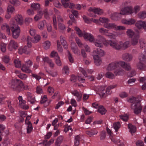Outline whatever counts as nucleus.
<instances>
[{
  "mask_svg": "<svg viewBox=\"0 0 146 146\" xmlns=\"http://www.w3.org/2000/svg\"><path fill=\"white\" fill-rule=\"evenodd\" d=\"M121 14L120 13H114L111 14L110 17L113 20H117L121 17Z\"/></svg>",
  "mask_w": 146,
  "mask_h": 146,
  "instance_id": "b1692460",
  "label": "nucleus"
},
{
  "mask_svg": "<svg viewBox=\"0 0 146 146\" xmlns=\"http://www.w3.org/2000/svg\"><path fill=\"white\" fill-rule=\"evenodd\" d=\"M93 12L95 14L101 15L103 14V10L100 8L95 7H90L88 10V14L90 16L93 17H96V15L95 14H92Z\"/></svg>",
  "mask_w": 146,
  "mask_h": 146,
  "instance_id": "423d86ee",
  "label": "nucleus"
},
{
  "mask_svg": "<svg viewBox=\"0 0 146 146\" xmlns=\"http://www.w3.org/2000/svg\"><path fill=\"white\" fill-rule=\"evenodd\" d=\"M17 76L23 80H26L28 77V76L26 74L22 73L19 74L17 75Z\"/></svg>",
  "mask_w": 146,
  "mask_h": 146,
  "instance_id": "bf43d9fd",
  "label": "nucleus"
},
{
  "mask_svg": "<svg viewBox=\"0 0 146 146\" xmlns=\"http://www.w3.org/2000/svg\"><path fill=\"white\" fill-rule=\"evenodd\" d=\"M105 88L106 87L105 86H99L96 89L97 91L101 93H100V94H101V95H102V96L103 97H106L108 95H110L112 93L111 90L108 87L106 88V91L104 92V90Z\"/></svg>",
  "mask_w": 146,
  "mask_h": 146,
  "instance_id": "0eeeda50",
  "label": "nucleus"
},
{
  "mask_svg": "<svg viewBox=\"0 0 146 146\" xmlns=\"http://www.w3.org/2000/svg\"><path fill=\"white\" fill-rule=\"evenodd\" d=\"M93 58L94 62L96 65L100 66L102 63V60L98 56L94 55Z\"/></svg>",
  "mask_w": 146,
  "mask_h": 146,
  "instance_id": "4be33fe9",
  "label": "nucleus"
},
{
  "mask_svg": "<svg viewBox=\"0 0 146 146\" xmlns=\"http://www.w3.org/2000/svg\"><path fill=\"white\" fill-rule=\"evenodd\" d=\"M60 41L64 48L66 49H67L68 48V46L67 42L65 40V38L62 36H60Z\"/></svg>",
  "mask_w": 146,
  "mask_h": 146,
  "instance_id": "cd10ccee",
  "label": "nucleus"
},
{
  "mask_svg": "<svg viewBox=\"0 0 146 146\" xmlns=\"http://www.w3.org/2000/svg\"><path fill=\"white\" fill-rule=\"evenodd\" d=\"M56 15H53V22L54 27L56 29H57V26L56 25L57 21L56 19Z\"/></svg>",
  "mask_w": 146,
  "mask_h": 146,
  "instance_id": "0e129e2a",
  "label": "nucleus"
},
{
  "mask_svg": "<svg viewBox=\"0 0 146 146\" xmlns=\"http://www.w3.org/2000/svg\"><path fill=\"white\" fill-rule=\"evenodd\" d=\"M33 65L32 62L29 60L27 61L25 64H23L21 68L22 70L25 72L30 73L32 72V71L30 69V68Z\"/></svg>",
  "mask_w": 146,
  "mask_h": 146,
  "instance_id": "6e6552de",
  "label": "nucleus"
},
{
  "mask_svg": "<svg viewBox=\"0 0 146 146\" xmlns=\"http://www.w3.org/2000/svg\"><path fill=\"white\" fill-rule=\"evenodd\" d=\"M75 29L76 33L79 36L82 37L83 36L85 39L90 42H92L94 40V37L92 34L86 32H84L83 33L80 29L77 27H75Z\"/></svg>",
  "mask_w": 146,
  "mask_h": 146,
  "instance_id": "20e7f679",
  "label": "nucleus"
},
{
  "mask_svg": "<svg viewBox=\"0 0 146 146\" xmlns=\"http://www.w3.org/2000/svg\"><path fill=\"white\" fill-rule=\"evenodd\" d=\"M41 38L40 35H36L32 39H31V42L36 43L38 42Z\"/></svg>",
  "mask_w": 146,
  "mask_h": 146,
  "instance_id": "4c0bfd02",
  "label": "nucleus"
},
{
  "mask_svg": "<svg viewBox=\"0 0 146 146\" xmlns=\"http://www.w3.org/2000/svg\"><path fill=\"white\" fill-rule=\"evenodd\" d=\"M15 19L16 23L20 25H22L24 23V19L22 16L21 15L18 14L15 16Z\"/></svg>",
  "mask_w": 146,
  "mask_h": 146,
  "instance_id": "a211bd4d",
  "label": "nucleus"
},
{
  "mask_svg": "<svg viewBox=\"0 0 146 146\" xmlns=\"http://www.w3.org/2000/svg\"><path fill=\"white\" fill-rule=\"evenodd\" d=\"M18 98L19 100V106L20 107L25 110L28 109L29 108V106L26 104V101L23 100L22 97L21 96H19Z\"/></svg>",
  "mask_w": 146,
  "mask_h": 146,
  "instance_id": "2eb2a0df",
  "label": "nucleus"
},
{
  "mask_svg": "<svg viewBox=\"0 0 146 146\" xmlns=\"http://www.w3.org/2000/svg\"><path fill=\"white\" fill-rule=\"evenodd\" d=\"M120 12L122 15H133V8L131 6L125 7L121 10Z\"/></svg>",
  "mask_w": 146,
  "mask_h": 146,
  "instance_id": "9b49d317",
  "label": "nucleus"
},
{
  "mask_svg": "<svg viewBox=\"0 0 146 146\" xmlns=\"http://www.w3.org/2000/svg\"><path fill=\"white\" fill-rule=\"evenodd\" d=\"M44 62H46L49 66L52 68L54 66V64L52 62V60L50 59L48 57H44L43 59Z\"/></svg>",
  "mask_w": 146,
  "mask_h": 146,
  "instance_id": "5701e85b",
  "label": "nucleus"
},
{
  "mask_svg": "<svg viewBox=\"0 0 146 146\" xmlns=\"http://www.w3.org/2000/svg\"><path fill=\"white\" fill-rule=\"evenodd\" d=\"M129 102L133 103L131 105V108L133 110L135 114H138L141 111L142 107L141 106L140 102L137 100L136 98L132 97L129 99Z\"/></svg>",
  "mask_w": 146,
  "mask_h": 146,
  "instance_id": "f03ea898",
  "label": "nucleus"
},
{
  "mask_svg": "<svg viewBox=\"0 0 146 146\" xmlns=\"http://www.w3.org/2000/svg\"><path fill=\"white\" fill-rule=\"evenodd\" d=\"M139 62L146 63V58L143 54H141L139 56Z\"/></svg>",
  "mask_w": 146,
  "mask_h": 146,
  "instance_id": "58836bf2",
  "label": "nucleus"
},
{
  "mask_svg": "<svg viewBox=\"0 0 146 146\" xmlns=\"http://www.w3.org/2000/svg\"><path fill=\"white\" fill-rule=\"evenodd\" d=\"M121 126L120 123L119 122L114 123L113 124V127L116 132L118 131V129Z\"/></svg>",
  "mask_w": 146,
  "mask_h": 146,
  "instance_id": "ea45409f",
  "label": "nucleus"
},
{
  "mask_svg": "<svg viewBox=\"0 0 146 146\" xmlns=\"http://www.w3.org/2000/svg\"><path fill=\"white\" fill-rule=\"evenodd\" d=\"M129 131L132 134L136 131V127L131 124H129L128 125Z\"/></svg>",
  "mask_w": 146,
  "mask_h": 146,
  "instance_id": "e433bc0d",
  "label": "nucleus"
},
{
  "mask_svg": "<svg viewBox=\"0 0 146 146\" xmlns=\"http://www.w3.org/2000/svg\"><path fill=\"white\" fill-rule=\"evenodd\" d=\"M67 53H68L67 56L70 62L71 63H73L74 62V58L69 51H67Z\"/></svg>",
  "mask_w": 146,
  "mask_h": 146,
  "instance_id": "603ef678",
  "label": "nucleus"
},
{
  "mask_svg": "<svg viewBox=\"0 0 146 146\" xmlns=\"http://www.w3.org/2000/svg\"><path fill=\"white\" fill-rule=\"evenodd\" d=\"M126 33L129 37H132L134 35L133 31L131 29H128L126 31Z\"/></svg>",
  "mask_w": 146,
  "mask_h": 146,
  "instance_id": "5fc2aeb1",
  "label": "nucleus"
},
{
  "mask_svg": "<svg viewBox=\"0 0 146 146\" xmlns=\"http://www.w3.org/2000/svg\"><path fill=\"white\" fill-rule=\"evenodd\" d=\"M141 9V7L140 6L136 5L133 8V15L134 14H136Z\"/></svg>",
  "mask_w": 146,
  "mask_h": 146,
  "instance_id": "09e8293b",
  "label": "nucleus"
},
{
  "mask_svg": "<svg viewBox=\"0 0 146 146\" xmlns=\"http://www.w3.org/2000/svg\"><path fill=\"white\" fill-rule=\"evenodd\" d=\"M50 56L51 58H55L58 57L59 56L58 53L54 51H52L50 55Z\"/></svg>",
  "mask_w": 146,
  "mask_h": 146,
  "instance_id": "4d7b16f0",
  "label": "nucleus"
},
{
  "mask_svg": "<svg viewBox=\"0 0 146 146\" xmlns=\"http://www.w3.org/2000/svg\"><path fill=\"white\" fill-rule=\"evenodd\" d=\"M100 23H106L110 22V20L108 18L104 17H101L99 18Z\"/></svg>",
  "mask_w": 146,
  "mask_h": 146,
  "instance_id": "c03bdc74",
  "label": "nucleus"
},
{
  "mask_svg": "<svg viewBox=\"0 0 146 146\" xmlns=\"http://www.w3.org/2000/svg\"><path fill=\"white\" fill-rule=\"evenodd\" d=\"M1 29L6 32L8 35H10L11 34L10 29L9 25L5 23L3 24L1 27Z\"/></svg>",
  "mask_w": 146,
  "mask_h": 146,
  "instance_id": "bb28decb",
  "label": "nucleus"
},
{
  "mask_svg": "<svg viewBox=\"0 0 146 146\" xmlns=\"http://www.w3.org/2000/svg\"><path fill=\"white\" fill-rule=\"evenodd\" d=\"M116 24L114 23H108L104 24V27L107 29H114L115 30Z\"/></svg>",
  "mask_w": 146,
  "mask_h": 146,
  "instance_id": "473e14b6",
  "label": "nucleus"
},
{
  "mask_svg": "<svg viewBox=\"0 0 146 146\" xmlns=\"http://www.w3.org/2000/svg\"><path fill=\"white\" fill-rule=\"evenodd\" d=\"M139 36H137V37L133 38L131 41V44L132 45H136L138 42V38Z\"/></svg>",
  "mask_w": 146,
  "mask_h": 146,
  "instance_id": "338daca9",
  "label": "nucleus"
},
{
  "mask_svg": "<svg viewBox=\"0 0 146 146\" xmlns=\"http://www.w3.org/2000/svg\"><path fill=\"white\" fill-rule=\"evenodd\" d=\"M10 87L15 90L20 92L23 91V82L18 79L12 80L9 84Z\"/></svg>",
  "mask_w": 146,
  "mask_h": 146,
  "instance_id": "7ed1b4c3",
  "label": "nucleus"
},
{
  "mask_svg": "<svg viewBox=\"0 0 146 146\" xmlns=\"http://www.w3.org/2000/svg\"><path fill=\"white\" fill-rule=\"evenodd\" d=\"M0 48L2 52H5L6 49V44L3 42L1 43L0 45Z\"/></svg>",
  "mask_w": 146,
  "mask_h": 146,
  "instance_id": "680f3d73",
  "label": "nucleus"
},
{
  "mask_svg": "<svg viewBox=\"0 0 146 146\" xmlns=\"http://www.w3.org/2000/svg\"><path fill=\"white\" fill-rule=\"evenodd\" d=\"M64 139V137L62 136H59L58 137L55 142V146H60L62 142Z\"/></svg>",
  "mask_w": 146,
  "mask_h": 146,
  "instance_id": "72a5a7b5",
  "label": "nucleus"
},
{
  "mask_svg": "<svg viewBox=\"0 0 146 146\" xmlns=\"http://www.w3.org/2000/svg\"><path fill=\"white\" fill-rule=\"evenodd\" d=\"M99 31L100 33L104 35L111 39H114L116 37L115 34L113 33H109L108 30L103 28H100Z\"/></svg>",
  "mask_w": 146,
  "mask_h": 146,
  "instance_id": "f8f14e48",
  "label": "nucleus"
},
{
  "mask_svg": "<svg viewBox=\"0 0 146 146\" xmlns=\"http://www.w3.org/2000/svg\"><path fill=\"white\" fill-rule=\"evenodd\" d=\"M108 43L111 46L115 49L118 50L122 48L123 43L121 42H117L115 41L109 40L108 41Z\"/></svg>",
  "mask_w": 146,
  "mask_h": 146,
  "instance_id": "ddd939ff",
  "label": "nucleus"
},
{
  "mask_svg": "<svg viewBox=\"0 0 146 146\" xmlns=\"http://www.w3.org/2000/svg\"><path fill=\"white\" fill-rule=\"evenodd\" d=\"M80 139V137L79 136L77 135L75 137L74 141V143L75 145L77 146L79 145Z\"/></svg>",
  "mask_w": 146,
  "mask_h": 146,
  "instance_id": "13d9d810",
  "label": "nucleus"
},
{
  "mask_svg": "<svg viewBox=\"0 0 146 146\" xmlns=\"http://www.w3.org/2000/svg\"><path fill=\"white\" fill-rule=\"evenodd\" d=\"M25 46H21L19 49V52L20 54L25 53Z\"/></svg>",
  "mask_w": 146,
  "mask_h": 146,
  "instance_id": "774afa93",
  "label": "nucleus"
},
{
  "mask_svg": "<svg viewBox=\"0 0 146 146\" xmlns=\"http://www.w3.org/2000/svg\"><path fill=\"white\" fill-rule=\"evenodd\" d=\"M11 29L13 38H18L19 37L20 33V29L18 25L13 26L11 27Z\"/></svg>",
  "mask_w": 146,
  "mask_h": 146,
  "instance_id": "9d476101",
  "label": "nucleus"
},
{
  "mask_svg": "<svg viewBox=\"0 0 146 146\" xmlns=\"http://www.w3.org/2000/svg\"><path fill=\"white\" fill-rule=\"evenodd\" d=\"M14 62L15 66L17 68H20L21 67V61L18 59L14 60Z\"/></svg>",
  "mask_w": 146,
  "mask_h": 146,
  "instance_id": "de8ad7c7",
  "label": "nucleus"
},
{
  "mask_svg": "<svg viewBox=\"0 0 146 146\" xmlns=\"http://www.w3.org/2000/svg\"><path fill=\"white\" fill-rule=\"evenodd\" d=\"M55 61L56 64L58 66H60L62 65V62L59 56L55 58Z\"/></svg>",
  "mask_w": 146,
  "mask_h": 146,
  "instance_id": "e2e57ef3",
  "label": "nucleus"
},
{
  "mask_svg": "<svg viewBox=\"0 0 146 146\" xmlns=\"http://www.w3.org/2000/svg\"><path fill=\"white\" fill-rule=\"evenodd\" d=\"M31 38L29 36L27 37L26 41L27 45L25 46V54H29L32 51L31 48L32 46V44L31 42Z\"/></svg>",
  "mask_w": 146,
  "mask_h": 146,
  "instance_id": "1a4fd4ad",
  "label": "nucleus"
},
{
  "mask_svg": "<svg viewBox=\"0 0 146 146\" xmlns=\"http://www.w3.org/2000/svg\"><path fill=\"white\" fill-rule=\"evenodd\" d=\"M82 18L85 22L86 23H90L91 21L93 22L96 24H98L100 23L99 19H91L90 20L88 19L85 15H83L82 16Z\"/></svg>",
  "mask_w": 146,
  "mask_h": 146,
  "instance_id": "412c9836",
  "label": "nucleus"
},
{
  "mask_svg": "<svg viewBox=\"0 0 146 146\" xmlns=\"http://www.w3.org/2000/svg\"><path fill=\"white\" fill-rule=\"evenodd\" d=\"M61 2L62 5L65 7H68L70 2L69 0H61Z\"/></svg>",
  "mask_w": 146,
  "mask_h": 146,
  "instance_id": "3c124183",
  "label": "nucleus"
},
{
  "mask_svg": "<svg viewBox=\"0 0 146 146\" xmlns=\"http://www.w3.org/2000/svg\"><path fill=\"white\" fill-rule=\"evenodd\" d=\"M123 59L127 61L131 60L132 59L133 57L132 55L128 54H126L123 56Z\"/></svg>",
  "mask_w": 146,
  "mask_h": 146,
  "instance_id": "37998d69",
  "label": "nucleus"
},
{
  "mask_svg": "<svg viewBox=\"0 0 146 146\" xmlns=\"http://www.w3.org/2000/svg\"><path fill=\"white\" fill-rule=\"evenodd\" d=\"M69 73V69L68 66H64L62 69V73L66 75H67Z\"/></svg>",
  "mask_w": 146,
  "mask_h": 146,
  "instance_id": "8fccbe9b",
  "label": "nucleus"
},
{
  "mask_svg": "<svg viewBox=\"0 0 146 146\" xmlns=\"http://www.w3.org/2000/svg\"><path fill=\"white\" fill-rule=\"evenodd\" d=\"M98 112L101 114H104L106 112V109L102 106H100L98 108Z\"/></svg>",
  "mask_w": 146,
  "mask_h": 146,
  "instance_id": "a18cd8bd",
  "label": "nucleus"
},
{
  "mask_svg": "<svg viewBox=\"0 0 146 146\" xmlns=\"http://www.w3.org/2000/svg\"><path fill=\"white\" fill-rule=\"evenodd\" d=\"M107 131L110 139L111 141H115L113 140L112 139L113 136V135L111 130L109 128H107Z\"/></svg>",
  "mask_w": 146,
  "mask_h": 146,
  "instance_id": "052dcab7",
  "label": "nucleus"
},
{
  "mask_svg": "<svg viewBox=\"0 0 146 146\" xmlns=\"http://www.w3.org/2000/svg\"><path fill=\"white\" fill-rule=\"evenodd\" d=\"M27 96L28 101L31 104H33L35 102V100L34 97L31 94V93L29 92H28L27 93Z\"/></svg>",
  "mask_w": 146,
  "mask_h": 146,
  "instance_id": "c85d7f7f",
  "label": "nucleus"
},
{
  "mask_svg": "<svg viewBox=\"0 0 146 146\" xmlns=\"http://www.w3.org/2000/svg\"><path fill=\"white\" fill-rule=\"evenodd\" d=\"M57 49L58 51L62 52L63 51L62 48L61 46L60 42L59 40L57 41Z\"/></svg>",
  "mask_w": 146,
  "mask_h": 146,
  "instance_id": "864d4df0",
  "label": "nucleus"
},
{
  "mask_svg": "<svg viewBox=\"0 0 146 146\" xmlns=\"http://www.w3.org/2000/svg\"><path fill=\"white\" fill-rule=\"evenodd\" d=\"M27 122L25 123L27 127V133H29L32 131L33 129V127L31 122Z\"/></svg>",
  "mask_w": 146,
  "mask_h": 146,
  "instance_id": "c756f323",
  "label": "nucleus"
},
{
  "mask_svg": "<svg viewBox=\"0 0 146 146\" xmlns=\"http://www.w3.org/2000/svg\"><path fill=\"white\" fill-rule=\"evenodd\" d=\"M31 7L34 10H38L40 9V5L39 3H33L31 4Z\"/></svg>",
  "mask_w": 146,
  "mask_h": 146,
  "instance_id": "c9c22d12",
  "label": "nucleus"
},
{
  "mask_svg": "<svg viewBox=\"0 0 146 146\" xmlns=\"http://www.w3.org/2000/svg\"><path fill=\"white\" fill-rule=\"evenodd\" d=\"M136 21L135 19L133 18L123 19L121 20V22L123 24L129 25H134Z\"/></svg>",
  "mask_w": 146,
  "mask_h": 146,
  "instance_id": "dca6fc26",
  "label": "nucleus"
},
{
  "mask_svg": "<svg viewBox=\"0 0 146 146\" xmlns=\"http://www.w3.org/2000/svg\"><path fill=\"white\" fill-rule=\"evenodd\" d=\"M98 133V131L95 129L87 130L86 131V134L90 137H92L94 135L97 134Z\"/></svg>",
  "mask_w": 146,
  "mask_h": 146,
  "instance_id": "a878e982",
  "label": "nucleus"
},
{
  "mask_svg": "<svg viewBox=\"0 0 146 146\" xmlns=\"http://www.w3.org/2000/svg\"><path fill=\"white\" fill-rule=\"evenodd\" d=\"M106 76L108 78L111 79H113L114 78V74L109 71L106 73Z\"/></svg>",
  "mask_w": 146,
  "mask_h": 146,
  "instance_id": "6e6d98bb",
  "label": "nucleus"
},
{
  "mask_svg": "<svg viewBox=\"0 0 146 146\" xmlns=\"http://www.w3.org/2000/svg\"><path fill=\"white\" fill-rule=\"evenodd\" d=\"M146 21H139L137 22L135 24V26L138 29H140L143 28Z\"/></svg>",
  "mask_w": 146,
  "mask_h": 146,
  "instance_id": "2f4dec72",
  "label": "nucleus"
},
{
  "mask_svg": "<svg viewBox=\"0 0 146 146\" xmlns=\"http://www.w3.org/2000/svg\"><path fill=\"white\" fill-rule=\"evenodd\" d=\"M125 29V28L122 26H117L116 25L115 30H124Z\"/></svg>",
  "mask_w": 146,
  "mask_h": 146,
  "instance_id": "69168bd1",
  "label": "nucleus"
},
{
  "mask_svg": "<svg viewBox=\"0 0 146 146\" xmlns=\"http://www.w3.org/2000/svg\"><path fill=\"white\" fill-rule=\"evenodd\" d=\"M43 14V11L42 10H40L38 11L37 13V14L34 17L35 21H36L40 20L42 18Z\"/></svg>",
  "mask_w": 146,
  "mask_h": 146,
  "instance_id": "393cba45",
  "label": "nucleus"
},
{
  "mask_svg": "<svg viewBox=\"0 0 146 146\" xmlns=\"http://www.w3.org/2000/svg\"><path fill=\"white\" fill-rule=\"evenodd\" d=\"M121 67L125 70H129L131 69L129 64H126L123 61L112 62L107 66L106 69L108 71H113L116 75H120L124 73L123 70H118L120 67Z\"/></svg>",
  "mask_w": 146,
  "mask_h": 146,
  "instance_id": "f257e3e1",
  "label": "nucleus"
},
{
  "mask_svg": "<svg viewBox=\"0 0 146 146\" xmlns=\"http://www.w3.org/2000/svg\"><path fill=\"white\" fill-rule=\"evenodd\" d=\"M70 47L71 50L74 54L77 55H79L80 54V51L77 47L75 42H72L71 43Z\"/></svg>",
  "mask_w": 146,
  "mask_h": 146,
  "instance_id": "aec40b11",
  "label": "nucleus"
},
{
  "mask_svg": "<svg viewBox=\"0 0 146 146\" xmlns=\"http://www.w3.org/2000/svg\"><path fill=\"white\" fill-rule=\"evenodd\" d=\"M108 41H107L102 36L98 35L97 36V38L95 39H94L93 42L96 46L101 47L102 46L103 44L106 45L108 44Z\"/></svg>",
  "mask_w": 146,
  "mask_h": 146,
  "instance_id": "39448f33",
  "label": "nucleus"
},
{
  "mask_svg": "<svg viewBox=\"0 0 146 146\" xmlns=\"http://www.w3.org/2000/svg\"><path fill=\"white\" fill-rule=\"evenodd\" d=\"M104 55V51L100 48L94 49L93 51V56L95 55L100 56H103Z\"/></svg>",
  "mask_w": 146,
  "mask_h": 146,
  "instance_id": "6ab92c4d",
  "label": "nucleus"
},
{
  "mask_svg": "<svg viewBox=\"0 0 146 146\" xmlns=\"http://www.w3.org/2000/svg\"><path fill=\"white\" fill-rule=\"evenodd\" d=\"M51 45L50 42L49 41H46L43 43V46L44 48L47 49L49 48Z\"/></svg>",
  "mask_w": 146,
  "mask_h": 146,
  "instance_id": "79ce46f5",
  "label": "nucleus"
},
{
  "mask_svg": "<svg viewBox=\"0 0 146 146\" xmlns=\"http://www.w3.org/2000/svg\"><path fill=\"white\" fill-rule=\"evenodd\" d=\"M72 94L75 97L77 102L81 101L82 99V93L78 92L77 90H74L71 92Z\"/></svg>",
  "mask_w": 146,
  "mask_h": 146,
  "instance_id": "4468645a",
  "label": "nucleus"
},
{
  "mask_svg": "<svg viewBox=\"0 0 146 146\" xmlns=\"http://www.w3.org/2000/svg\"><path fill=\"white\" fill-rule=\"evenodd\" d=\"M18 47L17 43L13 40H11L8 46V49L11 51L16 49Z\"/></svg>",
  "mask_w": 146,
  "mask_h": 146,
  "instance_id": "f3484780",
  "label": "nucleus"
},
{
  "mask_svg": "<svg viewBox=\"0 0 146 146\" xmlns=\"http://www.w3.org/2000/svg\"><path fill=\"white\" fill-rule=\"evenodd\" d=\"M146 63L138 62L137 64V68L141 70H145L146 69Z\"/></svg>",
  "mask_w": 146,
  "mask_h": 146,
  "instance_id": "7c9ffc66",
  "label": "nucleus"
},
{
  "mask_svg": "<svg viewBox=\"0 0 146 146\" xmlns=\"http://www.w3.org/2000/svg\"><path fill=\"white\" fill-rule=\"evenodd\" d=\"M138 17L140 19H144L146 18V11H144L139 12L137 14Z\"/></svg>",
  "mask_w": 146,
  "mask_h": 146,
  "instance_id": "f704fd0d",
  "label": "nucleus"
},
{
  "mask_svg": "<svg viewBox=\"0 0 146 146\" xmlns=\"http://www.w3.org/2000/svg\"><path fill=\"white\" fill-rule=\"evenodd\" d=\"M15 11L14 7L12 6L9 5L7 8V13L12 14Z\"/></svg>",
  "mask_w": 146,
  "mask_h": 146,
  "instance_id": "49530a36",
  "label": "nucleus"
},
{
  "mask_svg": "<svg viewBox=\"0 0 146 146\" xmlns=\"http://www.w3.org/2000/svg\"><path fill=\"white\" fill-rule=\"evenodd\" d=\"M45 23V20H43L40 22L38 25V28L41 30L43 29L44 27V24Z\"/></svg>",
  "mask_w": 146,
  "mask_h": 146,
  "instance_id": "a19ab883",
  "label": "nucleus"
}]
</instances>
